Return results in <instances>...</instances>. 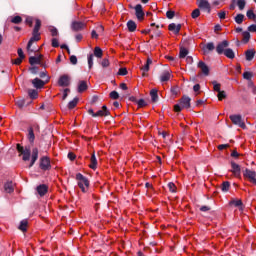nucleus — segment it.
I'll use <instances>...</instances> for the list:
<instances>
[{"instance_id": "1a4fd4ad", "label": "nucleus", "mask_w": 256, "mask_h": 256, "mask_svg": "<svg viewBox=\"0 0 256 256\" xmlns=\"http://www.w3.org/2000/svg\"><path fill=\"white\" fill-rule=\"evenodd\" d=\"M58 85L59 87H69V85H71V77L67 74L60 76L58 79Z\"/></svg>"}, {"instance_id": "c85d7f7f", "label": "nucleus", "mask_w": 256, "mask_h": 256, "mask_svg": "<svg viewBox=\"0 0 256 256\" xmlns=\"http://www.w3.org/2000/svg\"><path fill=\"white\" fill-rule=\"evenodd\" d=\"M150 96H151L153 103H157V101L159 99V95L157 94V89H152L150 91Z\"/></svg>"}, {"instance_id": "412c9836", "label": "nucleus", "mask_w": 256, "mask_h": 256, "mask_svg": "<svg viewBox=\"0 0 256 256\" xmlns=\"http://www.w3.org/2000/svg\"><path fill=\"white\" fill-rule=\"evenodd\" d=\"M150 65H153V60L151 58H147L146 63L141 67L143 75H145V73H148Z\"/></svg>"}, {"instance_id": "ea45409f", "label": "nucleus", "mask_w": 256, "mask_h": 256, "mask_svg": "<svg viewBox=\"0 0 256 256\" xmlns=\"http://www.w3.org/2000/svg\"><path fill=\"white\" fill-rule=\"evenodd\" d=\"M246 5H247V2H245V0H238L237 1V6H238V9L240 11H243V9H245Z\"/></svg>"}, {"instance_id": "4be33fe9", "label": "nucleus", "mask_w": 256, "mask_h": 256, "mask_svg": "<svg viewBox=\"0 0 256 256\" xmlns=\"http://www.w3.org/2000/svg\"><path fill=\"white\" fill-rule=\"evenodd\" d=\"M4 191L6 193H13V191H15V187L13 186V182H6L4 184Z\"/></svg>"}, {"instance_id": "20e7f679", "label": "nucleus", "mask_w": 256, "mask_h": 256, "mask_svg": "<svg viewBox=\"0 0 256 256\" xmlns=\"http://www.w3.org/2000/svg\"><path fill=\"white\" fill-rule=\"evenodd\" d=\"M17 151L22 155L23 161H29L31 159V148L26 146L25 148L21 144H17Z\"/></svg>"}, {"instance_id": "c9c22d12", "label": "nucleus", "mask_w": 256, "mask_h": 256, "mask_svg": "<svg viewBox=\"0 0 256 256\" xmlns=\"http://www.w3.org/2000/svg\"><path fill=\"white\" fill-rule=\"evenodd\" d=\"M94 55L98 58V59H101V57H103V50L97 46L95 47L94 49Z\"/></svg>"}, {"instance_id": "58836bf2", "label": "nucleus", "mask_w": 256, "mask_h": 256, "mask_svg": "<svg viewBox=\"0 0 256 256\" xmlns=\"http://www.w3.org/2000/svg\"><path fill=\"white\" fill-rule=\"evenodd\" d=\"M230 187H231V184L229 183V181H225L222 183L221 189L224 193H227V191H229Z\"/></svg>"}, {"instance_id": "2f4dec72", "label": "nucleus", "mask_w": 256, "mask_h": 256, "mask_svg": "<svg viewBox=\"0 0 256 256\" xmlns=\"http://www.w3.org/2000/svg\"><path fill=\"white\" fill-rule=\"evenodd\" d=\"M29 224V222H27V220H22L20 222V225L18 227V229H20V231H22L23 233H25V231H27V225Z\"/></svg>"}, {"instance_id": "79ce46f5", "label": "nucleus", "mask_w": 256, "mask_h": 256, "mask_svg": "<svg viewBox=\"0 0 256 256\" xmlns=\"http://www.w3.org/2000/svg\"><path fill=\"white\" fill-rule=\"evenodd\" d=\"M39 77H40L41 79H45V77H46V81H44L45 83H49V79H51V77H49V76L47 75V71L40 72V73H39Z\"/></svg>"}, {"instance_id": "603ef678", "label": "nucleus", "mask_w": 256, "mask_h": 256, "mask_svg": "<svg viewBox=\"0 0 256 256\" xmlns=\"http://www.w3.org/2000/svg\"><path fill=\"white\" fill-rule=\"evenodd\" d=\"M50 33H51L52 37H57V35H59V31L55 27L50 28Z\"/></svg>"}, {"instance_id": "f03ea898", "label": "nucleus", "mask_w": 256, "mask_h": 256, "mask_svg": "<svg viewBox=\"0 0 256 256\" xmlns=\"http://www.w3.org/2000/svg\"><path fill=\"white\" fill-rule=\"evenodd\" d=\"M190 108H191V98H189V96H183L180 100V103L174 105V111L176 113L183 111V109H190Z\"/></svg>"}, {"instance_id": "a878e982", "label": "nucleus", "mask_w": 256, "mask_h": 256, "mask_svg": "<svg viewBox=\"0 0 256 256\" xmlns=\"http://www.w3.org/2000/svg\"><path fill=\"white\" fill-rule=\"evenodd\" d=\"M246 55V61H253L255 58V50L250 49L245 52Z\"/></svg>"}, {"instance_id": "f8f14e48", "label": "nucleus", "mask_w": 256, "mask_h": 256, "mask_svg": "<svg viewBox=\"0 0 256 256\" xmlns=\"http://www.w3.org/2000/svg\"><path fill=\"white\" fill-rule=\"evenodd\" d=\"M31 83L35 89H43L47 82H45L39 78H35L31 81Z\"/></svg>"}, {"instance_id": "49530a36", "label": "nucleus", "mask_w": 256, "mask_h": 256, "mask_svg": "<svg viewBox=\"0 0 256 256\" xmlns=\"http://www.w3.org/2000/svg\"><path fill=\"white\" fill-rule=\"evenodd\" d=\"M168 188H169V191L171 192V193H175L177 190V187L175 186V183H173V182H170V183H168Z\"/></svg>"}, {"instance_id": "e433bc0d", "label": "nucleus", "mask_w": 256, "mask_h": 256, "mask_svg": "<svg viewBox=\"0 0 256 256\" xmlns=\"http://www.w3.org/2000/svg\"><path fill=\"white\" fill-rule=\"evenodd\" d=\"M77 103H79V98H74L68 103V109H75V107H77Z\"/></svg>"}, {"instance_id": "6e6d98bb", "label": "nucleus", "mask_w": 256, "mask_h": 256, "mask_svg": "<svg viewBox=\"0 0 256 256\" xmlns=\"http://www.w3.org/2000/svg\"><path fill=\"white\" fill-rule=\"evenodd\" d=\"M13 65H21L23 63V58L18 57L15 60L12 61Z\"/></svg>"}, {"instance_id": "c756f323", "label": "nucleus", "mask_w": 256, "mask_h": 256, "mask_svg": "<svg viewBox=\"0 0 256 256\" xmlns=\"http://www.w3.org/2000/svg\"><path fill=\"white\" fill-rule=\"evenodd\" d=\"M242 43H249V40L251 39V33H249V31H244L242 33Z\"/></svg>"}, {"instance_id": "a18cd8bd", "label": "nucleus", "mask_w": 256, "mask_h": 256, "mask_svg": "<svg viewBox=\"0 0 256 256\" xmlns=\"http://www.w3.org/2000/svg\"><path fill=\"white\" fill-rule=\"evenodd\" d=\"M217 97H218V100L219 101H223V99H225L226 97H227V94L225 93V91H219L218 92V95H217Z\"/></svg>"}, {"instance_id": "4468645a", "label": "nucleus", "mask_w": 256, "mask_h": 256, "mask_svg": "<svg viewBox=\"0 0 256 256\" xmlns=\"http://www.w3.org/2000/svg\"><path fill=\"white\" fill-rule=\"evenodd\" d=\"M168 29L169 31H172L174 35H179V31H181V24L171 23L169 24Z\"/></svg>"}, {"instance_id": "69168bd1", "label": "nucleus", "mask_w": 256, "mask_h": 256, "mask_svg": "<svg viewBox=\"0 0 256 256\" xmlns=\"http://www.w3.org/2000/svg\"><path fill=\"white\" fill-rule=\"evenodd\" d=\"M200 211H202L203 213H207V211H211V208L209 206H202L200 208Z\"/></svg>"}, {"instance_id": "8fccbe9b", "label": "nucleus", "mask_w": 256, "mask_h": 256, "mask_svg": "<svg viewBox=\"0 0 256 256\" xmlns=\"http://www.w3.org/2000/svg\"><path fill=\"white\" fill-rule=\"evenodd\" d=\"M199 15H201V11L199 9L193 10L192 19H197V17H199Z\"/></svg>"}, {"instance_id": "4c0bfd02", "label": "nucleus", "mask_w": 256, "mask_h": 256, "mask_svg": "<svg viewBox=\"0 0 256 256\" xmlns=\"http://www.w3.org/2000/svg\"><path fill=\"white\" fill-rule=\"evenodd\" d=\"M187 55H189V50H187V48H181L179 54L180 59H185Z\"/></svg>"}, {"instance_id": "0eeeda50", "label": "nucleus", "mask_w": 256, "mask_h": 256, "mask_svg": "<svg viewBox=\"0 0 256 256\" xmlns=\"http://www.w3.org/2000/svg\"><path fill=\"white\" fill-rule=\"evenodd\" d=\"M197 68L200 69L201 75H204V77H209L210 69L209 66L203 61H199L197 64Z\"/></svg>"}, {"instance_id": "473e14b6", "label": "nucleus", "mask_w": 256, "mask_h": 256, "mask_svg": "<svg viewBox=\"0 0 256 256\" xmlns=\"http://www.w3.org/2000/svg\"><path fill=\"white\" fill-rule=\"evenodd\" d=\"M244 19H245V15L237 14L234 18V21H235V23H237V25H241V23H243Z\"/></svg>"}, {"instance_id": "423d86ee", "label": "nucleus", "mask_w": 256, "mask_h": 256, "mask_svg": "<svg viewBox=\"0 0 256 256\" xmlns=\"http://www.w3.org/2000/svg\"><path fill=\"white\" fill-rule=\"evenodd\" d=\"M40 169L42 171H49V170H51V159H49V157L43 156L40 159Z\"/></svg>"}, {"instance_id": "7c9ffc66", "label": "nucleus", "mask_w": 256, "mask_h": 256, "mask_svg": "<svg viewBox=\"0 0 256 256\" xmlns=\"http://www.w3.org/2000/svg\"><path fill=\"white\" fill-rule=\"evenodd\" d=\"M28 141L35 143V133L33 132V128L28 129Z\"/></svg>"}, {"instance_id": "de8ad7c7", "label": "nucleus", "mask_w": 256, "mask_h": 256, "mask_svg": "<svg viewBox=\"0 0 256 256\" xmlns=\"http://www.w3.org/2000/svg\"><path fill=\"white\" fill-rule=\"evenodd\" d=\"M230 205H234V207H241V205H243V202L241 200H232L230 202Z\"/></svg>"}, {"instance_id": "cd10ccee", "label": "nucleus", "mask_w": 256, "mask_h": 256, "mask_svg": "<svg viewBox=\"0 0 256 256\" xmlns=\"http://www.w3.org/2000/svg\"><path fill=\"white\" fill-rule=\"evenodd\" d=\"M29 63H30V65H39L41 63V56L40 57H35V56L30 57Z\"/></svg>"}, {"instance_id": "6e6552de", "label": "nucleus", "mask_w": 256, "mask_h": 256, "mask_svg": "<svg viewBox=\"0 0 256 256\" xmlns=\"http://www.w3.org/2000/svg\"><path fill=\"white\" fill-rule=\"evenodd\" d=\"M227 47H229V41L223 40L216 46V53H218V55H223L225 51H227Z\"/></svg>"}, {"instance_id": "052dcab7", "label": "nucleus", "mask_w": 256, "mask_h": 256, "mask_svg": "<svg viewBox=\"0 0 256 256\" xmlns=\"http://www.w3.org/2000/svg\"><path fill=\"white\" fill-rule=\"evenodd\" d=\"M30 72L33 75H37V73H39V68L37 66H33L32 68H30Z\"/></svg>"}, {"instance_id": "5fc2aeb1", "label": "nucleus", "mask_w": 256, "mask_h": 256, "mask_svg": "<svg viewBox=\"0 0 256 256\" xmlns=\"http://www.w3.org/2000/svg\"><path fill=\"white\" fill-rule=\"evenodd\" d=\"M166 17L167 19H173V17H175V11L168 10L166 12Z\"/></svg>"}, {"instance_id": "37998d69", "label": "nucleus", "mask_w": 256, "mask_h": 256, "mask_svg": "<svg viewBox=\"0 0 256 256\" xmlns=\"http://www.w3.org/2000/svg\"><path fill=\"white\" fill-rule=\"evenodd\" d=\"M23 21V18L21 16H15L11 19V23H14L15 25H19Z\"/></svg>"}, {"instance_id": "ddd939ff", "label": "nucleus", "mask_w": 256, "mask_h": 256, "mask_svg": "<svg viewBox=\"0 0 256 256\" xmlns=\"http://www.w3.org/2000/svg\"><path fill=\"white\" fill-rule=\"evenodd\" d=\"M37 159H39V149L33 148L29 167H33Z\"/></svg>"}, {"instance_id": "3c124183", "label": "nucleus", "mask_w": 256, "mask_h": 256, "mask_svg": "<svg viewBox=\"0 0 256 256\" xmlns=\"http://www.w3.org/2000/svg\"><path fill=\"white\" fill-rule=\"evenodd\" d=\"M218 17L219 19L223 20V19H226L227 17V12L225 10H221L219 13H218Z\"/></svg>"}, {"instance_id": "680f3d73", "label": "nucleus", "mask_w": 256, "mask_h": 256, "mask_svg": "<svg viewBox=\"0 0 256 256\" xmlns=\"http://www.w3.org/2000/svg\"><path fill=\"white\" fill-rule=\"evenodd\" d=\"M118 75H122V76L127 75V68H120L118 71Z\"/></svg>"}, {"instance_id": "f3484780", "label": "nucleus", "mask_w": 256, "mask_h": 256, "mask_svg": "<svg viewBox=\"0 0 256 256\" xmlns=\"http://www.w3.org/2000/svg\"><path fill=\"white\" fill-rule=\"evenodd\" d=\"M96 117H107L109 115V109H107V106H102L101 110H98L96 114H94Z\"/></svg>"}, {"instance_id": "9b49d317", "label": "nucleus", "mask_w": 256, "mask_h": 256, "mask_svg": "<svg viewBox=\"0 0 256 256\" xmlns=\"http://www.w3.org/2000/svg\"><path fill=\"white\" fill-rule=\"evenodd\" d=\"M135 10V15L136 18L138 19V21H143L144 17H145V12L143 11V6L141 4H137L134 7Z\"/></svg>"}, {"instance_id": "09e8293b", "label": "nucleus", "mask_w": 256, "mask_h": 256, "mask_svg": "<svg viewBox=\"0 0 256 256\" xmlns=\"http://www.w3.org/2000/svg\"><path fill=\"white\" fill-rule=\"evenodd\" d=\"M88 67L89 69H93V54L88 55Z\"/></svg>"}, {"instance_id": "393cba45", "label": "nucleus", "mask_w": 256, "mask_h": 256, "mask_svg": "<svg viewBox=\"0 0 256 256\" xmlns=\"http://www.w3.org/2000/svg\"><path fill=\"white\" fill-rule=\"evenodd\" d=\"M203 51H204V53H209L210 51H215V44L213 42L207 43L203 47Z\"/></svg>"}, {"instance_id": "dca6fc26", "label": "nucleus", "mask_w": 256, "mask_h": 256, "mask_svg": "<svg viewBox=\"0 0 256 256\" xmlns=\"http://www.w3.org/2000/svg\"><path fill=\"white\" fill-rule=\"evenodd\" d=\"M87 89H88L87 81L81 80L78 82V87H77L78 93H83V92L87 91Z\"/></svg>"}, {"instance_id": "864d4df0", "label": "nucleus", "mask_w": 256, "mask_h": 256, "mask_svg": "<svg viewBox=\"0 0 256 256\" xmlns=\"http://www.w3.org/2000/svg\"><path fill=\"white\" fill-rule=\"evenodd\" d=\"M16 105H17V107H19L20 109H23V107H25V100H24V99L18 100V101L16 102Z\"/></svg>"}, {"instance_id": "774afa93", "label": "nucleus", "mask_w": 256, "mask_h": 256, "mask_svg": "<svg viewBox=\"0 0 256 256\" xmlns=\"http://www.w3.org/2000/svg\"><path fill=\"white\" fill-rule=\"evenodd\" d=\"M102 67H109V60L108 59L102 60Z\"/></svg>"}, {"instance_id": "6ab92c4d", "label": "nucleus", "mask_w": 256, "mask_h": 256, "mask_svg": "<svg viewBox=\"0 0 256 256\" xmlns=\"http://www.w3.org/2000/svg\"><path fill=\"white\" fill-rule=\"evenodd\" d=\"M84 28H85V23L83 22L75 21L72 23L73 31H81V29H84Z\"/></svg>"}, {"instance_id": "f704fd0d", "label": "nucleus", "mask_w": 256, "mask_h": 256, "mask_svg": "<svg viewBox=\"0 0 256 256\" xmlns=\"http://www.w3.org/2000/svg\"><path fill=\"white\" fill-rule=\"evenodd\" d=\"M243 79H245L246 81H251L253 79V72L251 71H246L243 73L242 75Z\"/></svg>"}, {"instance_id": "39448f33", "label": "nucleus", "mask_w": 256, "mask_h": 256, "mask_svg": "<svg viewBox=\"0 0 256 256\" xmlns=\"http://www.w3.org/2000/svg\"><path fill=\"white\" fill-rule=\"evenodd\" d=\"M230 120L234 125H238V127H241V129H245V127H247L245 125V122H243V118L239 114L230 115Z\"/></svg>"}, {"instance_id": "9d476101", "label": "nucleus", "mask_w": 256, "mask_h": 256, "mask_svg": "<svg viewBox=\"0 0 256 256\" xmlns=\"http://www.w3.org/2000/svg\"><path fill=\"white\" fill-rule=\"evenodd\" d=\"M197 5L199 9L206 11V13H211V4L207 0H198Z\"/></svg>"}, {"instance_id": "2eb2a0df", "label": "nucleus", "mask_w": 256, "mask_h": 256, "mask_svg": "<svg viewBox=\"0 0 256 256\" xmlns=\"http://www.w3.org/2000/svg\"><path fill=\"white\" fill-rule=\"evenodd\" d=\"M232 173L235 175V177H239L241 175V166L239 164L232 162L231 163Z\"/></svg>"}, {"instance_id": "338daca9", "label": "nucleus", "mask_w": 256, "mask_h": 256, "mask_svg": "<svg viewBox=\"0 0 256 256\" xmlns=\"http://www.w3.org/2000/svg\"><path fill=\"white\" fill-rule=\"evenodd\" d=\"M75 154L73 152L68 153V159H70V161H75Z\"/></svg>"}, {"instance_id": "13d9d810", "label": "nucleus", "mask_w": 256, "mask_h": 256, "mask_svg": "<svg viewBox=\"0 0 256 256\" xmlns=\"http://www.w3.org/2000/svg\"><path fill=\"white\" fill-rule=\"evenodd\" d=\"M248 31L250 33H256V24H251L249 27H248Z\"/></svg>"}, {"instance_id": "bb28decb", "label": "nucleus", "mask_w": 256, "mask_h": 256, "mask_svg": "<svg viewBox=\"0 0 256 256\" xmlns=\"http://www.w3.org/2000/svg\"><path fill=\"white\" fill-rule=\"evenodd\" d=\"M223 55L227 57V59H235V52L231 48L226 49Z\"/></svg>"}, {"instance_id": "0e129e2a", "label": "nucleus", "mask_w": 256, "mask_h": 256, "mask_svg": "<svg viewBox=\"0 0 256 256\" xmlns=\"http://www.w3.org/2000/svg\"><path fill=\"white\" fill-rule=\"evenodd\" d=\"M18 57L21 59H25V54L23 53V49L19 48L18 49Z\"/></svg>"}, {"instance_id": "e2e57ef3", "label": "nucleus", "mask_w": 256, "mask_h": 256, "mask_svg": "<svg viewBox=\"0 0 256 256\" xmlns=\"http://www.w3.org/2000/svg\"><path fill=\"white\" fill-rule=\"evenodd\" d=\"M52 47H59V40L57 38L52 39Z\"/></svg>"}, {"instance_id": "7ed1b4c3", "label": "nucleus", "mask_w": 256, "mask_h": 256, "mask_svg": "<svg viewBox=\"0 0 256 256\" xmlns=\"http://www.w3.org/2000/svg\"><path fill=\"white\" fill-rule=\"evenodd\" d=\"M76 180L78 181V187L81 189L82 193H87V191H89V179L83 176V174L78 173Z\"/></svg>"}, {"instance_id": "c03bdc74", "label": "nucleus", "mask_w": 256, "mask_h": 256, "mask_svg": "<svg viewBox=\"0 0 256 256\" xmlns=\"http://www.w3.org/2000/svg\"><path fill=\"white\" fill-rule=\"evenodd\" d=\"M212 85H213L214 91H216L217 93L221 91V84H219L217 81H212Z\"/></svg>"}, {"instance_id": "b1692460", "label": "nucleus", "mask_w": 256, "mask_h": 256, "mask_svg": "<svg viewBox=\"0 0 256 256\" xmlns=\"http://www.w3.org/2000/svg\"><path fill=\"white\" fill-rule=\"evenodd\" d=\"M127 27H128V31H130V33L137 31V24L133 20H129L127 22Z\"/></svg>"}, {"instance_id": "72a5a7b5", "label": "nucleus", "mask_w": 256, "mask_h": 256, "mask_svg": "<svg viewBox=\"0 0 256 256\" xmlns=\"http://www.w3.org/2000/svg\"><path fill=\"white\" fill-rule=\"evenodd\" d=\"M131 101H135L137 103L138 107H145V106H147V102H145L144 99L137 100V99H135V97H132Z\"/></svg>"}, {"instance_id": "bf43d9fd", "label": "nucleus", "mask_w": 256, "mask_h": 256, "mask_svg": "<svg viewBox=\"0 0 256 256\" xmlns=\"http://www.w3.org/2000/svg\"><path fill=\"white\" fill-rule=\"evenodd\" d=\"M70 63L72 65H77V56L75 55L70 56Z\"/></svg>"}, {"instance_id": "a211bd4d", "label": "nucleus", "mask_w": 256, "mask_h": 256, "mask_svg": "<svg viewBox=\"0 0 256 256\" xmlns=\"http://www.w3.org/2000/svg\"><path fill=\"white\" fill-rule=\"evenodd\" d=\"M36 191H37L38 195H40V197L45 196V194L48 191L47 185L40 184L39 186H37Z\"/></svg>"}, {"instance_id": "4d7b16f0", "label": "nucleus", "mask_w": 256, "mask_h": 256, "mask_svg": "<svg viewBox=\"0 0 256 256\" xmlns=\"http://www.w3.org/2000/svg\"><path fill=\"white\" fill-rule=\"evenodd\" d=\"M110 98L111 99H119V93L117 91H112L110 93Z\"/></svg>"}, {"instance_id": "f257e3e1", "label": "nucleus", "mask_w": 256, "mask_h": 256, "mask_svg": "<svg viewBox=\"0 0 256 256\" xmlns=\"http://www.w3.org/2000/svg\"><path fill=\"white\" fill-rule=\"evenodd\" d=\"M39 29H41V20L36 19L35 26L32 32V37L30 38L27 44V51L29 54L35 51L31 48L33 46V43H35V41H40L41 39V33H39Z\"/></svg>"}, {"instance_id": "a19ab883", "label": "nucleus", "mask_w": 256, "mask_h": 256, "mask_svg": "<svg viewBox=\"0 0 256 256\" xmlns=\"http://www.w3.org/2000/svg\"><path fill=\"white\" fill-rule=\"evenodd\" d=\"M28 94H29V97H30L31 99H37V96L39 95L38 92H37V90H35V89L29 90V91H28Z\"/></svg>"}, {"instance_id": "5701e85b", "label": "nucleus", "mask_w": 256, "mask_h": 256, "mask_svg": "<svg viewBox=\"0 0 256 256\" xmlns=\"http://www.w3.org/2000/svg\"><path fill=\"white\" fill-rule=\"evenodd\" d=\"M89 167L93 170L97 169V157L95 156V153L91 155Z\"/></svg>"}, {"instance_id": "aec40b11", "label": "nucleus", "mask_w": 256, "mask_h": 256, "mask_svg": "<svg viewBox=\"0 0 256 256\" xmlns=\"http://www.w3.org/2000/svg\"><path fill=\"white\" fill-rule=\"evenodd\" d=\"M169 79H171V71L166 70L161 74L160 81H161V83H165V82L169 81Z\"/></svg>"}]
</instances>
